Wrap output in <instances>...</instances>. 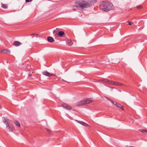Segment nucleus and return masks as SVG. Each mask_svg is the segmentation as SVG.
Here are the masks:
<instances>
[{
  "label": "nucleus",
  "instance_id": "1",
  "mask_svg": "<svg viewBox=\"0 0 147 147\" xmlns=\"http://www.w3.org/2000/svg\"><path fill=\"white\" fill-rule=\"evenodd\" d=\"M100 6L103 7L101 9L103 11L108 12L114 9L113 4L107 1H101Z\"/></svg>",
  "mask_w": 147,
  "mask_h": 147
},
{
  "label": "nucleus",
  "instance_id": "2",
  "mask_svg": "<svg viewBox=\"0 0 147 147\" xmlns=\"http://www.w3.org/2000/svg\"><path fill=\"white\" fill-rule=\"evenodd\" d=\"M75 3L77 4L82 8H87L90 7V4L87 2L82 0H78L75 1Z\"/></svg>",
  "mask_w": 147,
  "mask_h": 147
},
{
  "label": "nucleus",
  "instance_id": "3",
  "mask_svg": "<svg viewBox=\"0 0 147 147\" xmlns=\"http://www.w3.org/2000/svg\"><path fill=\"white\" fill-rule=\"evenodd\" d=\"M93 100L92 98H88L81 100L77 102L75 106L77 107L82 106L83 105L88 104L92 102Z\"/></svg>",
  "mask_w": 147,
  "mask_h": 147
},
{
  "label": "nucleus",
  "instance_id": "4",
  "mask_svg": "<svg viewBox=\"0 0 147 147\" xmlns=\"http://www.w3.org/2000/svg\"><path fill=\"white\" fill-rule=\"evenodd\" d=\"M100 81L103 82L105 83L113 85L121 86L123 85L121 83H120L119 82L110 81L106 79L100 80Z\"/></svg>",
  "mask_w": 147,
  "mask_h": 147
},
{
  "label": "nucleus",
  "instance_id": "5",
  "mask_svg": "<svg viewBox=\"0 0 147 147\" xmlns=\"http://www.w3.org/2000/svg\"><path fill=\"white\" fill-rule=\"evenodd\" d=\"M3 122L6 125V127L8 130V131L9 132L12 131V130L11 129V127L9 125V120L8 119L5 118H4Z\"/></svg>",
  "mask_w": 147,
  "mask_h": 147
},
{
  "label": "nucleus",
  "instance_id": "6",
  "mask_svg": "<svg viewBox=\"0 0 147 147\" xmlns=\"http://www.w3.org/2000/svg\"><path fill=\"white\" fill-rule=\"evenodd\" d=\"M114 105L116 106L117 107L121 109L122 110H123V106H122L120 104L117 103L115 101H113L111 99L109 100Z\"/></svg>",
  "mask_w": 147,
  "mask_h": 147
},
{
  "label": "nucleus",
  "instance_id": "7",
  "mask_svg": "<svg viewBox=\"0 0 147 147\" xmlns=\"http://www.w3.org/2000/svg\"><path fill=\"white\" fill-rule=\"evenodd\" d=\"M61 106L64 109L68 110H71L72 109L71 106L66 103L62 104L61 105Z\"/></svg>",
  "mask_w": 147,
  "mask_h": 147
},
{
  "label": "nucleus",
  "instance_id": "8",
  "mask_svg": "<svg viewBox=\"0 0 147 147\" xmlns=\"http://www.w3.org/2000/svg\"><path fill=\"white\" fill-rule=\"evenodd\" d=\"M42 73L44 75L48 76H55V74H50L47 71L43 72Z\"/></svg>",
  "mask_w": 147,
  "mask_h": 147
},
{
  "label": "nucleus",
  "instance_id": "9",
  "mask_svg": "<svg viewBox=\"0 0 147 147\" xmlns=\"http://www.w3.org/2000/svg\"><path fill=\"white\" fill-rule=\"evenodd\" d=\"M76 121L78 123L85 126L87 127L89 126V125L87 124L86 123L84 122L80 121L78 120H76Z\"/></svg>",
  "mask_w": 147,
  "mask_h": 147
},
{
  "label": "nucleus",
  "instance_id": "10",
  "mask_svg": "<svg viewBox=\"0 0 147 147\" xmlns=\"http://www.w3.org/2000/svg\"><path fill=\"white\" fill-rule=\"evenodd\" d=\"M59 30L58 29L56 28L53 31V33L54 36L55 37H57L58 36V34L59 33Z\"/></svg>",
  "mask_w": 147,
  "mask_h": 147
},
{
  "label": "nucleus",
  "instance_id": "11",
  "mask_svg": "<svg viewBox=\"0 0 147 147\" xmlns=\"http://www.w3.org/2000/svg\"><path fill=\"white\" fill-rule=\"evenodd\" d=\"M96 0H89L88 2H87L88 3H89L90 7L93 4L96 3Z\"/></svg>",
  "mask_w": 147,
  "mask_h": 147
},
{
  "label": "nucleus",
  "instance_id": "12",
  "mask_svg": "<svg viewBox=\"0 0 147 147\" xmlns=\"http://www.w3.org/2000/svg\"><path fill=\"white\" fill-rule=\"evenodd\" d=\"M13 44L15 46L17 47L21 45L22 43L19 41H15L14 42Z\"/></svg>",
  "mask_w": 147,
  "mask_h": 147
},
{
  "label": "nucleus",
  "instance_id": "13",
  "mask_svg": "<svg viewBox=\"0 0 147 147\" xmlns=\"http://www.w3.org/2000/svg\"><path fill=\"white\" fill-rule=\"evenodd\" d=\"M2 53H10V50L7 49H2Z\"/></svg>",
  "mask_w": 147,
  "mask_h": 147
},
{
  "label": "nucleus",
  "instance_id": "14",
  "mask_svg": "<svg viewBox=\"0 0 147 147\" xmlns=\"http://www.w3.org/2000/svg\"><path fill=\"white\" fill-rule=\"evenodd\" d=\"M64 34L65 33L63 32L62 31H59L58 36L60 37H63Z\"/></svg>",
  "mask_w": 147,
  "mask_h": 147
},
{
  "label": "nucleus",
  "instance_id": "15",
  "mask_svg": "<svg viewBox=\"0 0 147 147\" xmlns=\"http://www.w3.org/2000/svg\"><path fill=\"white\" fill-rule=\"evenodd\" d=\"M48 40L50 42H52L54 41V39L53 38L51 37H48L47 38Z\"/></svg>",
  "mask_w": 147,
  "mask_h": 147
},
{
  "label": "nucleus",
  "instance_id": "16",
  "mask_svg": "<svg viewBox=\"0 0 147 147\" xmlns=\"http://www.w3.org/2000/svg\"><path fill=\"white\" fill-rule=\"evenodd\" d=\"M72 41L71 40H68L67 42V44L69 46L72 45H73Z\"/></svg>",
  "mask_w": 147,
  "mask_h": 147
},
{
  "label": "nucleus",
  "instance_id": "17",
  "mask_svg": "<svg viewBox=\"0 0 147 147\" xmlns=\"http://www.w3.org/2000/svg\"><path fill=\"white\" fill-rule=\"evenodd\" d=\"M14 123L15 124V125L19 127H20V124L19 123V122L18 121H14Z\"/></svg>",
  "mask_w": 147,
  "mask_h": 147
},
{
  "label": "nucleus",
  "instance_id": "18",
  "mask_svg": "<svg viewBox=\"0 0 147 147\" xmlns=\"http://www.w3.org/2000/svg\"><path fill=\"white\" fill-rule=\"evenodd\" d=\"M142 8H143V7L141 5L137 6L136 7V8L138 9H142Z\"/></svg>",
  "mask_w": 147,
  "mask_h": 147
},
{
  "label": "nucleus",
  "instance_id": "19",
  "mask_svg": "<svg viewBox=\"0 0 147 147\" xmlns=\"http://www.w3.org/2000/svg\"><path fill=\"white\" fill-rule=\"evenodd\" d=\"M2 7L6 9L7 8V5H6L5 4H2Z\"/></svg>",
  "mask_w": 147,
  "mask_h": 147
},
{
  "label": "nucleus",
  "instance_id": "20",
  "mask_svg": "<svg viewBox=\"0 0 147 147\" xmlns=\"http://www.w3.org/2000/svg\"><path fill=\"white\" fill-rule=\"evenodd\" d=\"M140 131L142 132L143 133H144V134H146L147 133V131L146 130H142Z\"/></svg>",
  "mask_w": 147,
  "mask_h": 147
},
{
  "label": "nucleus",
  "instance_id": "21",
  "mask_svg": "<svg viewBox=\"0 0 147 147\" xmlns=\"http://www.w3.org/2000/svg\"><path fill=\"white\" fill-rule=\"evenodd\" d=\"M127 22L128 23L129 25H131L132 24V23L131 22L127 21Z\"/></svg>",
  "mask_w": 147,
  "mask_h": 147
},
{
  "label": "nucleus",
  "instance_id": "22",
  "mask_svg": "<svg viewBox=\"0 0 147 147\" xmlns=\"http://www.w3.org/2000/svg\"><path fill=\"white\" fill-rule=\"evenodd\" d=\"M32 0H26L25 1L26 2H29L32 1Z\"/></svg>",
  "mask_w": 147,
  "mask_h": 147
},
{
  "label": "nucleus",
  "instance_id": "23",
  "mask_svg": "<svg viewBox=\"0 0 147 147\" xmlns=\"http://www.w3.org/2000/svg\"><path fill=\"white\" fill-rule=\"evenodd\" d=\"M73 7H76L77 8H78V6H77V5H74L73 6Z\"/></svg>",
  "mask_w": 147,
  "mask_h": 147
},
{
  "label": "nucleus",
  "instance_id": "24",
  "mask_svg": "<svg viewBox=\"0 0 147 147\" xmlns=\"http://www.w3.org/2000/svg\"><path fill=\"white\" fill-rule=\"evenodd\" d=\"M33 35H35V36H38V34H33Z\"/></svg>",
  "mask_w": 147,
  "mask_h": 147
},
{
  "label": "nucleus",
  "instance_id": "25",
  "mask_svg": "<svg viewBox=\"0 0 147 147\" xmlns=\"http://www.w3.org/2000/svg\"><path fill=\"white\" fill-rule=\"evenodd\" d=\"M72 10L74 11H76V9H73Z\"/></svg>",
  "mask_w": 147,
  "mask_h": 147
},
{
  "label": "nucleus",
  "instance_id": "26",
  "mask_svg": "<svg viewBox=\"0 0 147 147\" xmlns=\"http://www.w3.org/2000/svg\"><path fill=\"white\" fill-rule=\"evenodd\" d=\"M0 52L2 53V49H0Z\"/></svg>",
  "mask_w": 147,
  "mask_h": 147
},
{
  "label": "nucleus",
  "instance_id": "27",
  "mask_svg": "<svg viewBox=\"0 0 147 147\" xmlns=\"http://www.w3.org/2000/svg\"><path fill=\"white\" fill-rule=\"evenodd\" d=\"M1 105H0V109H1Z\"/></svg>",
  "mask_w": 147,
  "mask_h": 147
},
{
  "label": "nucleus",
  "instance_id": "28",
  "mask_svg": "<svg viewBox=\"0 0 147 147\" xmlns=\"http://www.w3.org/2000/svg\"><path fill=\"white\" fill-rule=\"evenodd\" d=\"M48 131H50V130H48Z\"/></svg>",
  "mask_w": 147,
  "mask_h": 147
}]
</instances>
